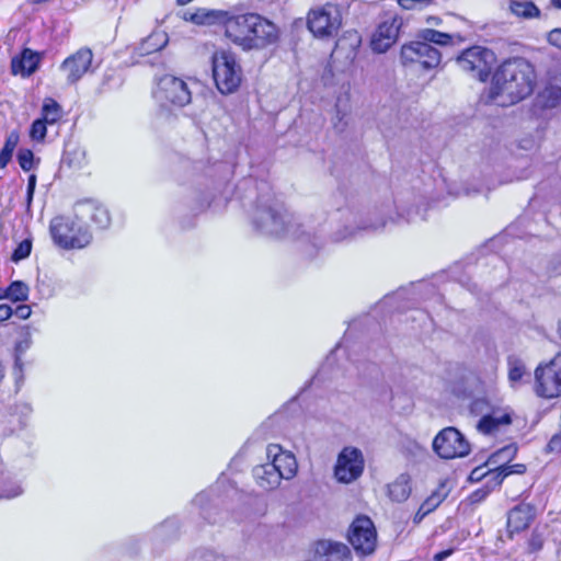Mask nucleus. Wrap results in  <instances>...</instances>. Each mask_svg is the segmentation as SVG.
I'll use <instances>...</instances> for the list:
<instances>
[{
  "label": "nucleus",
  "instance_id": "2f4dec72",
  "mask_svg": "<svg viewBox=\"0 0 561 561\" xmlns=\"http://www.w3.org/2000/svg\"><path fill=\"white\" fill-rule=\"evenodd\" d=\"M61 114V106L55 100L50 98L45 99L42 107V119L51 125L60 119Z\"/></svg>",
  "mask_w": 561,
  "mask_h": 561
},
{
  "label": "nucleus",
  "instance_id": "e2e57ef3",
  "mask_svg": "<svg viewBox=\"0 0 561 561\" xmlns=\"http://www.w3.org/2000/svg\"><path fill=\"white\" fill-rule=\"evenodd\" d=\"M4 377V368L3 366L0 364V381L3 379Z\"/></svg>",
  "mask_w": 561,
  "mask_h": 561
},
{
  "label": "nucleus",
  "instance_id": "0e129e2a",
  "mask_svg": "<svg viewBox=\"0 0 561 561\" xmlns=\"http://www.w3.org/2000/svg\"><path fill=\"white\" fill-rule=\"evenodd\" d=\"M192 0H178V4L180 5H185L187 4L188 2H191Z\"/></svg>",
  "mask_w": 561,
  "mask_h": 561
},
{
  "label": "nucleus",
  "instance_id": "5fc2aeb1",
  "mask_svg": "<svg viewBox=\"0 0 561 561\" xmlns=\"http://www.w3.org/2000/svg\"><path fill=\"white\" fill-rule=\"evenodd\" d=\"M219 15L224 16V15H227V13L220 12V11H211L206 14V18L208 21H213L214 19L218 18Z\"/></svg>",
  "mask_w": 561,
  "mask_h": 561
},
{
  "label": "nucleus",
  "instance_id": "864d4df0",
  "mask_svg": "<svg viewBox=\"0 0 561 561\" xmlns=\"http://www.w3.org/2000/svg\"><path fill=\"white\" fill-rule=\"evenodd\" d=\"M489 491L485 490H478L472 494L473 501H480L486 496Z\"/></svg>",
  "mask_w": 561,
  "mask_h": 561
},
{
  "label": "nucleus",
  "instance_id": "9d476101",
  "mask_svg": "<svg viewBox=\"0 0 561 561\" xmlns=\"http://www.w3.org/2000/svg\"><path fill=\"white\" fill-rule=\"evenodd\" d=\"M365 459L357 447H344L336 459L334 477L339 482L348 484L357 480L364 471Z\"/></svg>",
  "mask_w": 561,
  "mask_h": 561
},
{
  "label": "nucleus",
  "instance_id": "8fccbe9b",
  "mask_svg": "<svg viewBox=\"0 0 561 561\" xmlns=\"http://www.w3.org/2000/svg\"><path fill=\"white\" fill-rule=\"evenodd\" d=\"M427 515H428V513L426 511H424V508L422 506H420V508L417 510V512L415 513V515L413 517V523L416 525L420 524L423 520V518Z\"/></svg>",
  "mask_w": 561,
  "mask_h": 561
},
{
  "label": "nucleus",
  "instance_id": "bb28decb",
  "mask_svg": "<svg viewBox=\"0 0 561 561\" xmlns=\"http://www.w3.org/2000/svg\"><path fill=\"white\" fill-rule=\"evenodd\" d=\"M417 38L431 44L446 46L453 44L454 35L433 28H423L417 33Z\"/></svg>",
  "mask_w": 561,
  "mask_h": 561
},
{
  "label": "nucleus",
  "instance_id": "09e8293b",
  "mask_svg": "<svg viewBox=\"0 0 561 561\" xmlns=\"http://www.w3.org/2000/svg\"><path fill=\"white\" fill-rule=\"evenodd\" d=\"M385 226H386V221L383 220L378 224L364 225L362 227H358L357 230L376 231V230L382 229Z\"/></svg>",
  "mask_w": 561,
  "mask_h": 561
},
{
  "label": "nucleus",
  "instance_id": "5701e85b",
  "mask_svg": "<svg viewBox=\"0 0 561 561\" xmlns=\"http://www.w3.org/2000/svg\"><path fill=\"white\" fill-rule=\"evenodd\" d=\"M508 381L512 387H519L528 382L530 374L528 373L525 363L517 356L511 355L507 357Z\"/></svg>",
  "mask_w": 561,
  "mask_h": 561
},
{
  "label": "nucleus",
  "instance_id": "f704fd0d",
  "mask_svg": "<svg viewBox=\"0 0 561 561\" xmlns=\"http://www.w3.org/2000/svg\"><path fill=\"white\" fill-rule=\"evenodd\" d=\"M18 162L23 171H30L35 165V157L31 149L21 148L18 152Z\"/></svg>",
  "mask_w": 561,
  "mask_h": 561
},
{
  "label": "nucleus",
  "instance_id": "a18cd8bd",
  "mask_svg": "<svg viewBox=\"0 0 561 561\" xmlns=\"http://www.w3.org/2000/svg\"><path fill=\"white\" fill-rule=\"evenodd\" d=\"M35 186H36V175L31 174L27 180V191H26L27 207H30L32 204L34 192H35Z\"/></svg>",
  "mask_w": 561,
  "mask_h": 561
},
{
  "label": "nucleus",
  "instance_id": "e433bc0d",
  "mask_svg": "<svg viewBox=\"0 0 561 561\" xmlns=\"http://www.w3.org/2000/svg\"><path fill=\"white\" fill-rule=\"evenodd\" d=\"M516 453L517 447L515 445L505 446L493 454L489 459V462L495 463L497 460L510 461L516 455Z\"/></svg>",
  "mask_w": 561,
  "mask_h": 561
},
{
  "label": "nucleus",
  "instance_id": "a878e982",
  "mask_svg": "<svg viewBox=\"0 0 561 561\" xmlns=\"http://www.w3.org/2000/svg\"><path fill=\"white\" fill-rule=\"evenodd\" d=\"M168 44V35L162 31L151 33L147 38H145L138 50L141 55H149L154 51L161 50Z\"/></svg>",
  "mask_w": 561,
  "mask_h": 561
},
{
  "label": "nucleus",
  "instance_id": "c9c22d12",
  "mask_svg": "<svg viewBox=\"0 0 561 561\" xmlns=\"http://www.w3.org/2000/svg\"><path fill=\"white\" fill-rule=\"evenodd\" d=\"M46 125H47V123L44 119H42V118L35 119L30 129L31 139L34 141H43L45 139L46 133H47Z\"/></svg>",
  "mask_w": 561,
  "mask_h": 561
},
{
  "label": "nucleus",
  "instance_id": "c85d7f7f",
  "mask_svg": "<svg viewBox=\"0 0 561 561\" xmlns=\"http://www.w3.org/2000/svg\"><path fill=\"white\" fill-rule=\"evenodd\" d=\"M20 141L18 130H12L7 135L4 146L0 151V169H4L12 159L13 151Z\"/></svg>",
  "mask_w": 561,
  "mask_h": 561
},
{
  "label": "nucleus",
  "instance_id": "423d86ee",
  "mask_svg": "<svg viewBox=\"0 0 561 561\" xmlns=\"http://www.w3.org/2000/svg\"><path fill=\"white\" fill-rule=\"evenodd\" d=\"M308 30L314 37L328 39L337 35L342 26V14L337 5L325 3L311 9L307 18Z\"/></svg>",
  "mask_w": 561,
  "mask_h": 561
},
{
  "label": "nucleus",
  "instance_id": "a211bd4d",
  "mask_svg": "<svg viewBox=\"0 0 561 561\" xmlns=\"http://www.w3.org/2000/svg\"><path fill=\"white\" fill-rule=\"evenodd\" d=\"M535 516V507L528 503H522L513 507L507 516V533L512 538L514 533L526 529Z\"/></svg>",
  "mask_w": 561,
  "mask_h": 561
},
{
  "label": "nucleus",
  "instance_id": "7c9ffc66",
  "mask_svg": "<svg viewBox=\"0 0 561 561\" xmlns=\"http://www.w3.org/2000/svg\"><path fill=\"white\" fill-rule=\"evenodd\" d=\"M448 489L445 482H442L435 491L421 504L428 514L435 511L439 504L447 497Z\"/></svg>",
  "mask_w": 561,
  "mask_h": 561
},
{
  "label": "nucleus",
  "instance_id": "603ef678",
  "mask_svg": "<svg viewBox=\"0 0 561 561\" xmlns=\"http://www.w3.org/2000/svg\"><path fill=\"white\" fill-rule=\"evenodd\" d=\"M453 553V549H448V550H444V551H440V552H437L435 556H434V561H444L445 559H447L449 556H451Z\"/></svg>",
  "mask_w": 561,
  "mask_h": 561
},
{
  "label": "nucleus",
  "instance_id": "20e7f679",
  "mask_svg": "<svg viewBox=\"0 0 561 561\" xmlns=\"http://www.w3.org/2000/svg\"><path fill=\"white\" fill-rule=\"evenodd\" d=\"M213 77L217 89L222 94L234 92L242 80V69L236 56L229 50H217L213 55Z\"/></svg>",
  "mask_w": 561,
  "mask_h": 561
},
{
  "label": "nucleus",
  "instance_id": "c756f323",
  "mask_svg": "<svg viewBox=\"0 0 561 561\" xmlns=\"http://www.w3.org/2000/svg\"><path fill=\"white\" fill-rule=\"evenodd\" d=\"M28 286L21 280H15L10 286L3 289L4 298L14 302H22L28 298Z\"/></svg>",
  "mask_w": 561,
  "mask_h": 561
},
{
  "label": "nucleus",
  "instance_id": "3c124183",
  "mask_svg": "<svg viewBox=\"0 0 561 561\" xmlns=\"http://www.w3.org/2000/svg\"><path fill=\"white\" fill-rule=\"evenodd\" d=\"M21 493H22V489H21V486L15 485V486H14V489H13V491L2 493V494L0 495V497H4V499H13V497H15V496L20 495Z\"/></svg>",
  "mask_w": 561,
  "mask_h": 561
},
{
  "label": "nucleus",
  "instance_id": "ddd939ff",
  "mask_svg": "<svg viewBox=\"0 0 561 561\" xmlns=\"http://www.w3.org/2000/svg\"><path fill=\"white\" fill-rule=\"evenodd\" d=\"M156 98L160 102L184 106L191 102L192 95L187 84L182 79L167 75L159 81Z\"/></svg>",
  "mask_w": 561,
  "mask_h": 561
},
{
  "label": "nucleus",
  "instance_id": "58836bf2",
  "mask_svg": "<svg viewBox=\"0 0 561 561\" xmlns=\"http://www.w3.org/2000/svg\"><path fill=\"white\" fill-rule=\"evenodd\" d=\"M32 250V241L30 239H24L19 243L16 249L12 253V261L19 262L21 260L26 259Z\"/></svg>",
  "mask_w": 561,
  "mask_h": 561
},
{
  "label": "nucleus",
  "instance_id": "72a5a7b5",
  "mask_svg": "<svg viewBox=\"0 0 561 561\" xmlns=\"http://www.w3.org/2000/svg\"><path fill=\"white\" fill-rule=\"evenodd\" d=\"M27 347H28L27 342L24 345H23V343H19V344H16V347H15L16 354H15V360H14V367H13V375L15 377V383H16L18 389L21 387V385L23 383V379H24L23 363H22L20 354L23 353Z\"/></svg>",
  "mask_w": 561,
  "mask_h": 561
},
{
  "label": "nucleus",
  "instance_id": "f257e3e1",
  "mask_svg": "<svg viewBox=\"0 0 561 561\" xmlns=\"http://www.w3.org/2000/svg\"><path fill=\"white\" fill-rule=\"evenodd\" d=\"M225 34L244 51L260 50L279 39V28L257 13H244L225 20Z\"/></svg>",
  "mask_w": 561,
  "mask_h": 561
},
{
  "label": "nucleus",
  "instance_id": "4c0bfd02",
  "mask_svg": "<svg viewBox=\"0 0 561 561\" xmlns=\"http://www.w3.org/2000/svg\"><path fill=\"white\" fill-rule=\"evenodd\" d=\"M494 469H489L488 471L484 470V467H477L474 468L469 476V479L474 482H479L482 479L486 478V484L494 488V477H492L491 472H493Z\"/></svg>",
  "mask_w": 561,
  "mask_h": 561
},
{
  "label": "nucleus",
  "instance_id": "6ab92c4d",
  "mask_svg": "<svg viewBox=\"0 0 561 561\" xmlns=\"http://www.w3.org/2000/svg\"><path fill=\"white\" fill-rule=\"evenodd\" d=\"M538 98L543 107H556L561 104V70L549 73L546 87Z\"/></svg>",
  "mask_w": 561,
  "mask_h": 561
},
{
  "label": "nucleus",
  "instance_id": "0eeeda50",
  "mask_svg": "<svg viewBox=\"0 0 561 561\" xmlns=\"http://www.w3.org/2000/svg\"><path fill=\"white\" fill-rule=\"evenodd\" d=\"M495 62V54L482 46L467 48L457 58L459 68L480 81L488 79Z\"/></svg>",
  "mask_w": 561,
  "mask_h": 561
},
{
  "label": "nucleus",
  "instance_id": "4be33fe9",
  "mask_svg": "<svg viewBox=\"0 0 561 561\" xmlns=\"http://www.w3.org/2000/svg\"><path fill=\"white\" fill-rule=\"evenodd\" d=\"M79 214L84 217L88 216L92 222L99 228H107L111 224V216L106 207L94 202H85L78 204Z\"/></svg>",
  "mask_w": 561,
  "mask_h": 561
},
{
  "label": "nucleus",
  "instance_id": "4468645a",
  "mask_svg": "<svg viewBox=\"0 0 561 561\" xmlns=\"http://www.w3.org/2000/svg\"><path fill=\"white\" fill-rule=\"evenodd\" d=\"M93 54L90 48L83 47L67 57L60 65V70L66 73L69 84L78 82L90 69Z\"/></svg>",
  "mask_w": 561,
  "mask_h": 561
},
{
  "label": "nucleus",
  "instance_id": "c03bdc74",
  "mask_svg": "<svg viewBox=\"0 0 561 561\" xmlns=\"http://www.w3.org/2000/svg\"><path fill=\"white\" fill-rule=\"evenodd\" d=\"M547 41L550 45L561 50V28H553L547 35Z\"/></svg>",
  "mask_w": 561,
  "mask_h": 561
},
{
  "label": "nucleus",
  "instance_id": "cd10ccee",
  "mask_svg": "<svg viewBox=\"0 0 561 561\" xmlns=\"http://www.w3.org/2000/svg\"><path fill=\"white\" fill-rule=\"evenodd\" d=\"M510 9L513 14L524 19H533L540 16L539 8L531 1H511Z\"/></svg>",
  "mask_w": 561,
  "mask_h": 561
},
{
  "label": "nucleus",
  "instance_id": "49530a36",
  "mask_svg": "<svg viewBox=\"0 0 561 561\" xmlns=\"http://www.w3.org/2000/svg\"><path fill=\"white\" fill-rule=\"evenodd\" d=\"M13 313L22 319V320H26L31 317L32 314V309L30 306L27 305H20L15 308V310H13Z\"/></svg>",
  "mask_w": 561,
  "mask_h": 561
},
{
  "label": "nucleus",
  "instance_id": "ea45409f",
  "mask_svg": "<svg viewBox=\"0 0 561 561\" xmlns=\"http://www.w3.org/2000/svg\"><path fill=\"white\" fill-rule=\"evenodd\" d=\"M545 539L542 535L538 531H533L530 538L528 539V549L530 552H537L542 549Z\"/></svg>",
  "mask_w": 561,
  "mask_h": 561
},
{
  "label": "nucleus",
  "instance_id": "6e6d98bb",
  "mask_svg": "<svg viewBox=\"0 0 561 561\" xmlns=\"http://www.w3.org/2000/svg\"><path fill=\"white\" fill-rule=\"evenodd\" d=\"M203 516H204V518H205V519H207V520H208V523H210V524H216V523L218 522V520H217V518L209 516V515H208V513H207V511H204V512H203Z\"/></svg>",
  "mask_w": 561,
  "mask_h": 561
},
{
  "label": "nucleus",
  "instance_id": "f8f14e48",
  "mask_svg": "<svg viewBox=\"0 0 561 561\" xmlns=\"http://www.w3.org/2000/svg\"><path fill=\"white\" fill-rule=\"evenodd\" d=\"M348 540L357 552L369 554L375 550L377 534L371 519L358 516L351 525Z\"/></svg>",
  "mask_w": 561,
  "mask_h": 561
},
{
  "label": "nucleus",
  "instance_id": "2eb2a0df",
  "mask_svg": "<svg viewBox=\"0 0 561 561\" xmlns=\"http://www.w3.org/2000/svg\"><path fill=\"white\" fill-rule=\"evenodd\" d=\"M266 459L271 466H275L284 480L293 479L298 470V463L291 451L284 450L278 444H270L266 447Z\"/></svg>",
  "mask_w": 561,
  "mask_h": 561
},
{
  "label": "nucleus",
  "instance_id": "79ce46f5",
  "mask_svg": "<svg viewBox=\"0 0 561 561\" xmlns=\"http://www.w3.org/2000/svg\"><path fill=\"white\" fill-rule=\"evenodd\" d=\"M546 450L548 453H561V427L560 431L551 437L547 444Z\"/></svg>",
  "mask_w": 561,
  "mask_h": 561
},
{
  "label": "nucleus",
  "instance_id": "680f3d73",
  "mask_svg": "<svg viewBox=\"0 0 561 561\" xmlns=\"http://www.w3.org/2000/svg\"><path fill=\"white\" fill-rule=\"evenodd\" d=\"M550 2L554 8L561 9V0H551Z\"/></svg>",
  "mask_w": 561,
  "mask_h": 561
},
{
  "label": "nucleus",
  "instance_id": "473e14b6",
  "mask_svg": "<svg viewBox=\"0 0 561 561\" xmlns=\"http://www.w3.org/2000/svg\"><path fill=\"white\" fill-rule=\"evenodd\" d=\"M526 471V466L523 463H515V465H504L499 466L494 469L493 472H491L492 477H494V485H500L504 478L512 473L523 474Z\"/></svg>",
  "mask_w": 561,
  "mask_h": 561
},
{
  "label": "nucleus",
  "instance_id": "412c9836",
  "mask_svg": "<svg viewBox=\"0 0 561 561\" xmlns=\"http://www.w3.org/2000/svg\"><path fill=\"white\" fill-rule=\"evenodd\" d=\"M39 61L41 55L38 53L25 48L20 58L12 59L11 69L14 75L21 73L23 77H28L37 70Z\"/></svg>",
  "mask_w": 561,
  "mask_h": 561
},
{
  "label": "nucleus",
  "instance_id": "052dcab7",
  "mask_svg": "<svg viewBox=\"0 0 561 561\" xmlns=\"http://www.w3.org/2000/svg\"><path fill=\"white\" fill-rule=\"evenodd\" d=\"M205 497H206V495H205V494H198V495L195 497L194 502H195L196 504H202V503H203V501L205 500Z\"/></svg>",
  "mask_w": 561,
  "mask_h": 561
},
{
  "label": "nucleus",
  "instance_id": "7ed1b4c3",
  "mask_svg": "<svg viewBox=\"0 0 561 561\" xmlns=\"http://www.w3.org/2000/svg\"><path fill=\"white\" fill-rule=\"evenodd\" d=\"M252 220L261 233L275 237H298L291 216L277 201H260Z\"/></svg>",
  "mask_w": 561,
  "mask_h": 561
},
{
  "label": "nucleus",
  "instance_id": "de8ad7c7",
  "mask_svg": "<svg viewBox=\"0 0 561 561\" xmlns=\"http://www.w3.org/2000/svg\"><path fill=\"white\" fill-rule=\"evenodd\" d=\"M13 314V309L9 305H0V321L8 320Z\"/></svg>",
  "mask_w": 561,
  "mask_h": 561
},
{
  "label": "nucleus",
  "instance_id": "f03ea898",
  "mask_svg": "<svg viewBox=\"0 0 561 561\" xmlns=\"http://www.w3.org/2000/svg\"><path fill=\"white\" fill-rule=\"evenodd\" d=\"M535 70L525 58L504 61L493 76L492 96L506 94L516 103L531 94L535 88Z\"/></svg>",
  "mask_w": 561,
  "mask_h": 561
},
{
  "label": "nucleus",
  "instance_id": "393cba45",
  "mask_svg": "<svg viewBox=\"0 0 561 561\" xmlns=\"http://www.w3.org/2000/svg\"><path fill=\"white\" fill-rule=\"evenodd\" d=\"M512 419L511 415L507 413L496 415V414H489L484 415L477 424V428L479 432L483 434H492L499 430L501 425H508L511 424Z\"/></svg>",
  "mask_w": 561,
  "mask_h": 561
},
{
  "label": "nucleus",
  "instance_id": "a19ab883",
  "mask_svg": "<svg viewBox=\"0 0 561 561\" xmlns=\"http://www.w3.org/2000/svg\"><path fill=\"white\" fill-rule=\"evenodd\" d=\"M431 0H398L399 5L404 10L423 8L431 3Z\"/></svg>",
  "mask_w": 561,
  "mask_h": 561
},
{
  "label": "nucleus",
  "instance_id": "13d9d810",
  "mask_svg": "<svg viewBox=\"0 0 561 561\" xmlns=\"http://www.w3.org/2000/svg\"><path fill=\"white\" fill-rule=\"evenodd\" d=\"M174 526V522L173 520H165L161 526H160V529L161 530H164L169 527H173Z\"/></svg>",
  "mask_w": 561,
  "mask_h": 561
},
{
  "label": "nucleus",
  "instance_id": "9b49d317",
  "mask_svg": "<svg viewBox=\"0 0 561 561\" xmlns=\"http://www.w3.org/2000/svg\"><path fill=\"white\" fill-rule=\"evenodd\" d=\"M535 392L546 399L561 396V363L554 358L535 370Z\"/></svg>",
  "mask_w": 561,
  "mask_h": 561
},
{
  "label": "nucleus",
  "instance_id": "39448f33",
  "mask_svg": "<svg viewBox=\"0 0 561 561\" xmlns=\"http://www.w3.org/2000/svg\"><path fill=\"white\" fill-rule=\"evenodd\" d=\"M49 231L54 242L62 249H82L87 247L92 236L88 229L70 217H55L49 225Z\"/></svg>",
  "mask_w": 561,
  "mask_h": 561
},
{
  "label": "nucleus",
  "instance_id": "37998d69",
  "mask_svg": "<svg viewBox=\"0 0 561 561\" xmlns=\"http://www.w3.org/2000/svg\"><path fill=\"white\" fill-rule=\"evenodd\" d=\"M332 125L337 133H343L345 130L347 124L344 121V114L340 110H336L335 115L332 118Z\"/></svg>",
  "mask_w": 561,
  "mask_h": 561
},
{
  "label": "nucleus",
  "instance_id": "6e6552de",
  "mask_svg": "<svg viewBox=\"0 0 561 561\" xmlns=\"http://www.w3.org/2000/svg\"><path fill=\"white\" fill-rule=\"evenodd\" d=\"M433 450L442 459L462 458L469 455L470 444L456 427L448 426L434 437Z\"/></svg>",
  "mask_w": 561,
  "mask_h": 561
},
{
  "label": "nucleus",
  "instance_id": "69168bd1",
  "mask_svg": "<svg viewBox=\"0 0 561 561\" xmlns=\"http://www.w3.org/2000/svg\"><path fill=\"white\" fill-rule=\"evenodd\" d=\"M3 298H4L3 289L0 288V299H3Z\"/></svg>",
  "mask_w": 561,
  "mask_h": 561
},
{
  "label": "nucleus",
  "instance_id": "4d7b16f0",
  "mask_svg": "<svg viewBox=\"0 0 561 561\" xmlns=\"http://www.w3.org/2000/svg\"><path fill=\"white\" fill-rule=\"evenodd\" d=\"M355 234H356V231L355 230H351V231L347 232V234L337 236L336 240H344L347 237H354Z\"/></svg>",
  "mask_w": 561,
  "mask_h": 561
},
{
  "label": "nucleus",
  "instance_id": "1a4fd4ad",
  "mask_svg": "<svg viewBox=\"0 0 561 561\" xmlns=\"http://www.w3.org/2000/svg\"><path fill=\"white\" fill-rule=\"evenodd\" d=\"M400 60L403 66L420 65L428 70L440 64L442 54L437 48L416 37L401 47Z\"/></svg>",
  "mask_w": 561,
  "mask_h": 561
},
{
  "label": "nucleus",
  "instance_id": "dca6fc26",
  "mask_svg": "<svg viewBox=\"0 0 561 561\" xmlns=\"http://www.w3.org/2000/svg\"><path fill=\"white\" fill-rule=\"evenodd\" d=\"M400 26L401 21L397 18L380 23L373 35L371 49L378 54L387 51L396 43Z\"/></svg>",
  "mask_w": 561,
  "mask_h": 561
},
{
  "label": "nucleus",
  "instance_id": "aec40b11",
  "mask_svg": "<svg viewBox=\"0 0 561 561\" xmlns=\"http://www.w3.org/2000/svg\"><path fill=\"white\" fill-rule=\"evenodd\" d=\"M253 477L256 484L265 491L275 490L279 486L284 477L271 466L270 462L259 465L253 468Z\"/></svg>",
  "mask_w": 561,
  "mask_h": 561
},
{
  "label": "nucleus",
  "instance_id": "bf43d9fd",
  "mask_svg": "<svg viewBox=\"0 0 561 561\" xmlns=\"http://www.w3.org/2000/svg\"><path fill=\"white\" fill-rule=\"evenodd\" d=\"M439 22H440V20L437 16H428V19H427V23H430V24L437 25V24H439Z\"/></svg>",
  "mask_w": 561,
  "mask_h": 561
},
{
  "label": "nucleus",
  "instance_id": "b1692460",
  "mask_svg": "<svg viewBox=\"0 0 561 561\" xmlns=\"http://www.w3.org/2000/svg\"><path fill=\"white\" fill-rule=\"evenodd\" d=\"M388 494L394 502L401 503L408 500L411 494L410 478L407 474L399 476L388 485Z\"/></svg>",
  "mask_w": 561,
  "mask_h": 561
},
{
  "label": "nucleus",
  "instance_id": "f3484780",
  "mask_svg": "<svg viewBox=\"0 0 561 561\" xmlns=\"http://www.w3.org/2000/svg\"><path fill=\"white\" fill-rule=\"evenodd\" d=\"M316 561H351L348 547L341 542L320 540L316 543Z\"/></svg>",
  "mask_w": 561,
  "mask_h": 561
}]
</instances>
